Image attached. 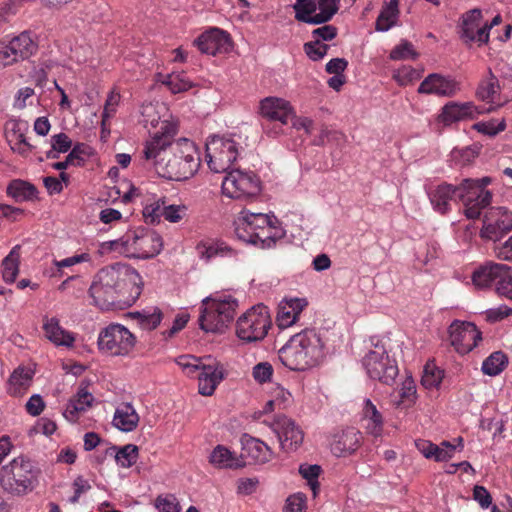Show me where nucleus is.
<instances>
[{"instance_id":"nucleus-11","label":"nucleus","mask_w":512,"mask_h":512,"mask_svg":"<svg viewBox=\"0 0 512 512\" xmlns=\"http://www.w3.org/2000/svg\"><path fill=\"white\" fill-rule=\"evenodd\" d=\"M222 192L232 199L252 200L261 192V181L253 171L230 170L222 182Z\"/></svg>"},{"instance_id":"nucleus-35","label":"nucleus","mask_w":512,"mask_h":512,"mask_svg":"<svg viewBox=\"0 0 512 512\" xmlns=\"http://www.w3.org/2000/svg\"><path fill=\"white\" fill-rule=\"evenodd\" d=\"M9 41L20 60L28 59L37 51V44L31 38L29 32H22Z\"/></svg>"},{"instance_id":"nucleus-23","label":"nucleus","mask_w":512,"mask_h":512,"mask_svg":"<svg viewBox=\"0 0 512 512\" xmlns=\"http://www.w3.org/2000/svg\"><path fill=\"white\" fill-rule=\"evenodd\" d=\"M510 267L495 262H487L480 266L472 274L473 284L481 289L488 288L492 283L497 282V286L500 284L501 278L505 276V273L510 271Z\"/></svg>"},{"instance_id":"nucleus-47","label":"nucleus","mask_w":512,"mask_h":512,"mask_svg":"<svg viewBox=\"0 0 512 512\" xmlns=\"http://www.w3.org/2000/svg\"><path fill=\"white\" fill-rule=\"evenodd\" d=\"M443 377V370L439 369L434 364L427 363L424 367L421 383L426 388H436L442 382Z\"/></svg>"},{"instance_id":"nucleus-20","label":"nucleus","mask_w":512,"mask_h":512,"mask_svg":"<svg viewBox=\"0 0 512 512\" xmlns=\"http://www.w3.org/2000/svg\"><path fill=\"white\" fill-rule=\"evenodd\" d=\"M481 113H483V110L472 102L458 103L452 101L442 107L438 120L448 126L459 121L473 120Z\"/></svg>"},{"instance_id":"nucleus-3","label":"nucleus","mask_w":512,"mask_h":512,"mask_svg":"<svg viewBox=\"0 0 512 512\" xmlns=\"http://www.w3.org/2000/svg\"><path fill=\"white\" fill-rule=\"evenodd\" d=\"M489 177L480 180L464 179L460 185L441 183L430 186L427 194L433 209L444 215L451 210V202L457 198L464 205V214L468 219H477L492 201V194L485 187L490 184Z\"/></svg>"},{"instance_id":"nucleus-14","label":"nucleus","mask_w":512,"mask_h":512,"mask_svg":"<svg viewBox=\"0 0 512 512\" xmlns=\"http://www.w3.org/2000/svg\"><path fill=\"white\" fill-rule=\"evenodd\" d=\"M188 374L197 373L199 393L211 396L217 385L223 380V372L216 365L203 364L200 359L191 356H182L179 360Z\"/></svg>"},{"instance_id":"nucleus-33","label":"nucleus","mask_w":512,"mask_h":512,"mask_svg":"<svg viewBox=\"0 0 512 512\" xmlns=\"http://www.w3.org/2000/svg\"><path fill=\"white\" fill-rule=\"evenodd\" d=\"M363 415L367 432L375 437L380 436L383 431V417L369 399L365 400Z\"/></svg>"},{"instance_id":"nucleus-46","label":"nucleus","mask_w":512,"mask_h":512,"mask_svg":"<svg viewBox=\"0 0 512 512\" xmlns=\"http://www.w3.org/2000/svg\"><path fill=\"white\" fill-rule=\"evenodd\" d=\"M320 473L321 467L319 465L301 464L299 466V474L307 480L314 497L317 495V491L319 490L318 477Z\"/></svg>"},{"instance_id":"nucleus-62","label":"nucleus","mask_w":512,"mask_h":512,"mask_svg":"<svg viewBox=\"0 0 512 512\" xmlns=\"http://www.w3.org/2000/svg\"><path fill=\"white\" fill-rule=\"evenodd\" d=\"M74 495L69 498L71 504H76L79 501L80 496L91 489V485L88 480L83 476H78L73 481Z\"/></svg>"},{"instance_id":"nucleus-50","label":"nucleus","mask_w":512,"mask_h":512,"mask_svg":"<svg viewBox=\"0 0 512 512\" xmlns=\"http://www.w3.org/2000/svg\"><path fill=\"white\" fill-rule=\"evenodd\" d=\"M473 129L488 136H496L498 133L504 131L506 129V122L502 119L499 123L496 124V120H490L487 122H478L472 126Z\"/></svg>"},{"instance_id":"nucleus-19","label":"nucleus","mask_w":512,"mask_h":512,"mask_svg":"<svg viewBox=\"0 0 512 512\" xmlns=\"http://www.w3.org/2000/svg\"><path fill=\"white\" fill-rule=\"evenodd\" d=\"M194 43L202 53L214 56L227 54L232 49L230 35L219 28H211L205 31Z\"/></svg>"},{"instance_id":"nucleus-39","label":"nucleus","mask_w":512,"mask_h":512,"mask_svg":"<svg viewBox=\"0 0 512 512\" xmlns=\"http://www.w3.org/2000/svg\"><path fill=\"white\" fill-rule=\"evenodd\" d=\"M507 363V356L503 352L497 351L484 360L482 371L486 375L496 376L505 369Z\"/></svg>"},{"instance_id":"nucleus-1","label":"nucleus","mask_w":512,"mask_h":512,"mask_svg":"<svg viewBox=\"0 0 512 512\" xmlns=\"http://www.w3.org/2000/svg\"><path fill=\"white\" fill-rule=\"evenodd\" d=\"M142 292L140 274L127 264L115 263L101 268L93 277L89 295L101 310L131 307Z\"/></svg>"},{"instance_id":"nucleus-38","label":"nucleus","mask_w":512,"mask_h":512,"mask_svg":"<svg viewBox=\"0 0 512 512\" xmlns=\"http://www.w3.org/2000/svg\"><path fill=\"white\" fill-rule=\"evenodd\" d=\"M198 253L202 258L211 259L216 256H233L235 252L223 242H202L197 245Z\"/></svg>"},{"instance_id":"nucleus-53","label":"nucleus","mask_w":512,"mask_h":512,"mask_svg":"<svg viewBox=\"0 0 512 512\" xmlns=\"http://www.w3.org/2000/svg\"><path fill=\"white\" fill-rule=\"evenodd\" d=\"M164 199H158L151 204H148L143 209V216L145 221L150 224L158 223L163 216L162 209L164 207Z\"/></svg>"},{"instance_id":"nucleus-32","label":"nucleus","mask_w":512,"mask_h":512,"mask_svg":"<svg viewBox=\"0 0 512 512\" xmlns=\"http://www.w3.org/2000/svg\"><path fill=\"white\" fill-rule=\"evenodd\" d=\"M93 400L94 397L91 393L85 389H80L77 395L68 402L63 413L64 417L71 422L77 421L78 414L86 411L92 405Z\"/></svg>"},{"instance_id":"nucleus-55","label":"nucleus","mask_w":512,"mask_h":512,"mask_svg":"<svg viewBox=\"0 0 512 512\" xmlns=\"http://www.w3.org/2000/svg\"><path fill=\"white\" fill-rule=\"evenodd\" d=\"M418 54L415 52L413 45L408 41H402L399 45L394 47L390 53L392 60L415 59Z\"/></svg>"},{"instance_id":"nucleus-8","label":"nucleus","mask_w":512,"mask_h":512,"mask_svg":"<svg viewBox=\"0 0 512 512\" xmlns=\"http://www.w3.org/2000/svg\"><path fill=\"white\" fill-rule=\"evenodd\" d=\"M199 323L206 332H222L234 319L238 302L232 297L205 299L202 303Z\"/></svg>"},{"instance_id":"nucleus-5","label":"nucleus","mask_w":512,"mask_h":512,"mask_svg":"<svg viewBox=\"0 0 512 512\" xmlns=\"http://www.w3.org/2000/svg\"><path fill=\"white\" fill-rule=\"evenodd\" d=\"M235 234L245 243L269 249L284 237L285 231L275 216L243 209L235 220Z\"/></svg>"},{"instance_id":"nucleus-57","label":"nucleus","mask_w":512,"mask_h":512,"mask_svg":"<svg viewBox=\"0 0 512 512\" xmlns=\"http://www.w3.org/2000/svg\"><path fill=\"white\" fill-rule=\"evenodd\" d=\"M23 1L24 0H9L0 4V27L18 12Z\"/></svg>"},{"instance_id":"nucleus-51","label":"nucleus","mask_w":512,"mask_h":512,"mask_svg":"<svg viewBox=\"0 0 512 512\" xmlns=\"http://www.w3.org/2000/svg\"><path fill=\"white\" fill-rule=\"evenodd\" d=\"M420 78L421 72L411 66H403L394 74V79L401 86H406Z\"/></svg>"},{"instance_id":"nucleus-29","label":"nucleus","mask_w":512,"mask_h":512,"mask_svg":"<svg viewBox=\"0 0 512 512\" xmlns=\"http://www.w3.org/2000/svg\"><path fill=\"white\" fill-rule=\"evenodd\" d=\"M6 193L9 197L13 198L15 202H25L36 199L38 190L35 185L28 181L14 179L8 184Z\"/></svg>"},{"instance_id":"nucleus-58","label":"nucleus","mask_w":512,"mask_h":512,"mask_svg":"<svg viewBox=\"0 0 512 512\" xmlns=\"http://www.w3.org/2000/svg\"><path fill=\"white\" fill-rule=\"evenodd\" d=\"M90 260L91 256L89 253H81L62 260H54L53 264L57 268V271L61 272L64 268H69L80 263L89 262Z\"/></svg>"},{"instance_id":"nucleus-9","label":"nucleus","mask_w":512,"mask_h":512,"mask_svg":"<svg viewBox=\"0 0 512 512\" xmlns=\"http://www.w3.org/2000/svg\"><path fill=\"white\" fill-rule=\"evenodd\" d=\"M271 324L268 308L264 305H257L238 318L236 335L246 343L258 342L266 337Z\"/></svg>"},{"instance_id":"nucleus-64","label":"nucleus","mask_w":512,"mask_h":512,"mask_svg":"<svg viewBox=\"0 0 512 512\" xmlns=\"http://www.w3.org/2000/svg\"><path fill=\"white\" fill-rule=\"evenodd\" d=\"M498 259L512 262V235L501 245L494 248Z\"/></svg>"},{"instance_id":"nucleus-54","label":"nucleus","mask_w":512,"mask_h":512,"mask_svg":"<svg viewBox=\"0 0 512 512\" xmlns=\"http://www.w3.org/2000/svg\"><path fill=\"white\" fill-rule=\"evenodd\" d=\"M20 61L9 40H0V66L6 67Z\"/></svg>"},{"instance_id":"nucleus-37","label":"nucleus","mask_w":512,"mask_h":512,"mask_svg":"<svg viewBox=\"0 0 512 512\" xmlns=\"http://www.w3.org/2000/svg\"><path fill=\"white\" fill-rule=\"evenodd\" d=\"M318 0H297L294 5L295 18L298 21L313 24L317 18Z\"/></svg>"},{"instance_id":"nucleus-22","label":"nucleus","mask_w":512,"mask_h":512,"mask_svg":"<svg viewBox=\"0 0 512 512\" xmlns=\"http://www.w3.org/2000/svg\"><path fill=\"white\" fill-rule=\"evenodd\" d=\"M259 112L262 117L278 121L286 125L292 115V108L288 101L278 97H266L260 102Z\"/></svg>"},{"instance_id":"nucleus-52","label":"nucleus","mask_w":512,"mask_h":512,"mask_svg":"<svg viewBox=\"0 0 512 512\" xmlns=\"http://www.w3.org/2000/svg\"><path fill=\"white\" fill-rule=\"evenodd\" d=\"M187 206L183 204L179 205H165L162 209L163 217L166 221L171 223L180 222L187 214Z\"/></svg>"},{"instance_id":"nucleus-18","label":"nucleus","mask_w":512,"mask_h":512,"mask_svg":"<svg viewBox=\"0 0 512 512\" xmlns=\"http://www.w3.org/2000/svg\"><path fill=\"white\" fill-rule=\"evenodd\" d=\"M460 90V84L451 76L431 73L420 83L417 92L438 97H453Z\"/></svg>"},{"instance_id":"nucleus-27","label":"nucleus","mask_w":512,"mask_h":512,"mask_svg":"<svg viewBox=\"0 0 512 512\" xmlns=\"http://www.w3.org/2000/svg\"><path fill=\"white\" fill-rule=\"evenodd\" d=\"M112 423L123 432H131L138 426L139 415L131 403H122L116 408Z\"/></svg>"},{"instance_id":"nucleus-31","label":"nucleus","mask_w":512,"mask_h":512,"mask_svg":"<svg viewBox=\"0 0 512 512\" xmlns=\"http://www.w3.org/2000/svg\"><path fill=\"white\" fill-rule=\"evenodd\" d=\"M32 382V373L25 368H17L11 374L7 384V392L14 397L23 396Z\"/></svg>"},{"instance_id":"nucleus-42","label":"nucleus","mask_w":512,"mask_h":512,"mask_svg":"<svg viewBox=\"0 0 512 512\" xmlns=\"http://www.w3.org/2000/svg\"><path fill=\"white\" fill-rule=\"evenodd\" d=\"M499 91V81L497 77L490 72L489 77L480 83L477 89V96L483 101L494 102L495 96Z\"/></svg>"},{"instance_id":"nucleus-4","label":"nucleus","mask_w":512,"mask_h":512,"mask_svg":"<svg viewBox=\"0 0 512 512\" xmlns=\"http://www.w3.org/2000/svg\"><path fill=\"white\" fill-rule=\"evenodd\" d=\"M281 363L292 371H306L324 359V344L315 329L294 334L278 351Z\"/></svg>"},{"instance_id":"nucleus-45","label":"nucleus","mask_w":512,"mask_h":512,"mask_svg":"<svg viewBox=\"0 0 512 512\" xmlns=\"http://www.w3.org/2000/svg\"><path fill=\"white\" fill-rule=\"evenodd\" d=\"M138 459V447L133 444H127L120 448L116 455L115 460L118 465L123 468H130Z\"/></svg>"},{"instance_id":"nucleus-24","label":"nucleus","mask_w":512,"mask_h":512,"mask_svg":"<svg viewBox=\"0 0 512 512\" xmlns=\"http://www.w3.org/2000/svg\"><path fill=\"white\" fill-rule=\"evenodd\" d=\"M42 329L45 337L56 346L72 348L75 336L72 332L64 329L56 317H43Z\"/></svg>"},{"instance_id":"nucleus-56","label":"nucleus","mask_w":512,"mask_h":512,"mask_svg":"<svg viewBox=\"0 0 512 512\" xmlns=\"http://www.w3.org/2000/svg\"><path fill=\"white\" fill-rule=\"evenodd\" d=\"M159 512H180V505L172 494L159 495L155 500Z\"/></svg>"},{"instance_id":"nucleus-13","label":"nucleus","mask_w":512,"mask_h":512,"mask_svg":"<svg viewBox=\"0 0 512 512\" xmlns=\"http://www.w3.org/2000/svg\"><path fill=\"white\" fill-rule=\"evenodd\" d=\"M363 365L371 379L391 384L398 375V366L383 346L375 345L363 358Z\"/></svg>"},{"instance_id":"nucleus-2","label":"nucleus","mask_w":512,"mask_h":512,"mask_svg":"<svg viewBox=\"0 0 512 512\" xmlns=\"http://www.w3.org/2000/svg\"><path fill=\"white\" fill-rule=\"evenodd\" d=\"M145 160L153 161L157 173L168 180L185 181L193 177L201 164L194 142L179 139L170 142L165 135H155L143 150Z\"/></svg>"},{"instance_id":"nucleus-34","label":"nucleus","mask_w":512,"mask_h":512,"mask_svg":"<svg viewBox=\"0 0 512 512\" xmlns=\"http://www.w3.org/2000/svg\"><path fill=\"white\" fill-rule=\"evenodd\" d=\"M21 246L15 245L2 261V277L6 283H13L19 273Z\"/></svg>"},{"instance_id":"nucleus-15","label":"nucleus","mask_w":512,"mask_h":512,"mask_svg":"<svg viewBox=\"0 0 512 512\" xmlns=\"http://www.w3.org/2000/svg\"><path fill=\"white\" fill-rule=\"evenodd\" d=\"M512 230V212L504 207H493L486 212L480 236L497 241Z\"/></svg>"},{"instance_id":"nucleus-30","label":"nucleus","mask_w":512,"mask_h":512,"mask_svg":"<svg viewBox=\"0 0 512 512\" xmlns=\"http://www.w3.org/2000/svg\"><path fill=\"white\" fill-rule=\"evenodd\" d=\"M482 11L478 8L471 9L464 13L459 24L460 38L465 43L474 42V33L480 27Z\"/></svg>"},{"instance_id":"nucleus-40","label":"nucleus","mask_w":512,"mask_h":512,"mask_svg":"<svg viewBox=\"0 0 512 512\" xmlns=\"http://www.w3.org/2000/svg\"><path fill=\"white\" fill-rule=\"evenodd\" d=\"M50 142L51 147L45 152L47 159H57L60 153H66L72 147V140L62 132L51 136Z\"/></svg>"},{"instance_id":"nucleus-60","label":"nucleus","mask_w":512,"mask_h":512,"mask_svg":"<svg viewBox=\"0 0 512 512\" xmlns=\"http://www.w3.org/2000/svg\"><path fill=\"white\" fill-rule=\"evenodd\" d=\"M120 99H121L120 92L117 91L116 89H113L109 93V95L106 99L105 105H104V111H103V115H102L103 122L115 114L116 108L119 105Z\"/></svg>"},{"instance_id":"nucleus-61","label":"nucleus","mask_w":512,"mask_h":512,"mask_svg":"<svg viewBox=\"0 0 512 512\" xmlns=\"http://www.w3.org/2000/svg\"><path fill=\"white\" fill-rule=\"evenodd\" d=\"M306 499L304 495L298 493L288 497L284 512H305Z\"/></svg>"},{"instance_id":"nucleus-49","label":"nucleus","mask_w":512,"mask_h":512,"mask_svg":"<svg viewBox=\"0 0 512 512\" xmlns=\"http://www.w3.org/2000/svg\"><path fill=\"white\" fill-rule=\"evenodd\" d=\"M304 52L312 61H319L327 54L329 45L319 39L304 44Z\"/></svg>"},{"instance_id":"nucleus-6","label":"nucleus","mask_w":512,"mask_h":512,"mask_svg":"<svg viewBox=\"0 0 512 512\" xmlns=\"http://www.w3.org/2000/svg\"><path fill=\"white\" fill-rule=\"evenodd\" d=\"M40 470L26 456L13 458L0 468V485L8 493L16 496L32 492L38 484Z\"/></svg>"},{"instance_id":"nucleus-12","label":"nucleus","mask_w":512,"mask_h":512,"mask_svg":"<svg viewBox=\"0 0 512 512\" xmlns=\"http://www.w3.org/2000/svg\"><path fill=\"white\" fill-rule=\"evenodd\" d=\"M237 157V143L232 139L213 136L206 143V161L215 173H228Z\"/></svg>"},{"instance_id":"nucleus-63","label":"nucleus","mask_w":512,"mask_h":512,"mask_svg":"<svg viewBox=\"0 0 512 512\" xmlns=\"http://www.w3.org/2000/svg\"><path fill=\"white\" fill-rule=\"evenodd\" d=\"M273 374V368L272 365L268 362H261L258 363L253 368V377L256 381L259 383H264L270 380L271 376Z\"/></svg>"},{"instance_id":"nucleus-48","label":"nucleus","mask_w":512,"mask_h":512,"mask_svg":"<svg viewBox=\"0 0 512 512\" xmlns=\"http://www.w3.org/2000/svg\"><path fill=\"white\" fill-rule=\"evenodd\" d=\"M162 83L174 94L187 91L192 87L191 82L183 74H168Z\"/></svg>"},{"instance_id":"nucleus-21","label":"nucleus","mask_w":512,"mask_h":512,"mask_svg":"<svg viewBox=\"0 0 512 512\" xmlns=\"http://www.w3.org/2000/svg\"><path fill=\"white\" fill-rule=\"evenodd\" d=\"M362 434L354 427H349L332 436L330 447L332 453L337 457L347 456L354 453L361 445Z\"/></svg>"},{"instance_id":"nucleus-26","label":"nucleus","mask_w":512,"mask_h":512,"mask_svg":"<svg viewBox=\"0 0 512 512\" xmlns=\"http://www.w3.org/2000/svg\"><path fill=\"white\" fill-rule=\"evenodd\" d=\"M307 306L305 299L294 298L280 303L277 313V323L279 328L284 329L294 325Z\"/></svg>"},{"instance_id":"nucleus-16","label":"nucleus","mask_w":512,"mask_h":512,"mask_svg":"<svg viewBox=\"0 0 512 512\" xmlns=\"http://www.w3.org/2000/svg\"><path fill=\"white\" fill-rule=\"evenodd\" d=\"M451 346L459 354H467L482 340L481 332L475 324L466 321L454 320L448 328Z\"/></svg>"},{"instance_id":"nucleus-43","label":"nucleus","mask_w":512,"mask_h":512,"mask_svg":"<svg viewBox=\"0 0 512 512\" xmlns=\"http://www.w3.org/2000/svg\"><path fill=\"white\" fill-rule=\"evenodd\" d=\"M92 148L84 143H77L71 147V151L66 156L71 166L82 167L86 160L91 156Z\"/></svg>"},{"instance_id":"nucleus-25","label":"nucleus","mask_w":512,"mask_h":512,"mask_svg":"<svg viewBox=\"0 0 512 512\" xmlns=\"http://www.w3.org/2000/svg\"><path fill=\"white\" fill-rule=\"evenodd\" d=\"M273 457L272 450L261 440L249 437L242 440V452L240 459L246 462L264 464Z\"/></svg>"},{"instance_id":"nucleus-41","label":"nucleus","mask_w":512,"mask_h":512,"mask_svg":"<svg viewBox=\"0 0 512 512\" xmlns=\"http://www.w3.org/2000/svg\"><path fill=\"white\" fill-rule=\"evenodd\" d=\"M162 317V311L157 307L153 308L152 311L143 310L134 314V318L137 319L140 327L149 331L157 328L162 321Z\"/></svg>"},{"instance_id":"nucleus-36","label":"nucleus","mask_w":512,"mask_h":512,"mask_svg":"<svg viewBox=\"0 0 512 512\" xmlns=\"http://www.w3.org/2000/svg\"><path fill=\"white\" fill-rule=\"evenodd\" d=\"M398 14V0H390L382 8L376 20V30L388 31L395 24Z\"/></svg>"},{"instance_id":"nucleus-17","label":"nucleus","mask_w":512,"mask_h":512,"mask_svg":"<svg viewBox=\"0 0 512 512\" xmlns=\"http://www.w3.org/2000/svg\"><path fill=\"white\" fill-rule=\"evenodd\" d=\"M269 426L276 433L280 445L285 451L296 450L303 442V431L286 416L276 417Z\"/></svg>"},{"instance_id":"nucleus-28","label":"nucleus","mask_w":512,"mask_h":512,"mask_svg":"<svg viewBox=\"0 0 512 512\" xmlns=\"http://www.w3.org/2000/svg\"><path fill=\"white\" fill-rule=\"evenodd\" d=\"M209 462L219 469H238L245 466V461L235 456L227 447L217 445L209 456Z\"/></svg>"},{"instance_id":"nucleus-59","label":"nucleus","mask_w":512,"mask_h":512,"mask_svg":"<svg viewBox=\"0 0 512 512\" xmlns=\"http://www.w3.org/2000/svg\"><path fill=\"white\" fill-rule=\"evenodd\" d=\"M125 234L118 239L102 242L99 245V253L102 255L112 252L124 255Z\"/></svg>"},{"instance_id":"nucleus-7","label":"nucleus","mask_w":512,"mask_h":512,"mask_svg":"<svg viewBox=\"0 0 512 512\" xmlns=\"http://www.w3.org/2000/svg\"><path fill=\"white\" fill-rule=\"evenodd\" d=\"M136 343V336L127 327L118 323H110L102 328L97 339L99 351L110 357L129 356Z\"/></svg>"},{"instance_id":"nucleus-10","label":"nucleus","mask_w":512,"mask_h":512,"mask_svg":"<svg viewBox=\"0 0 512 512\" xmlns=\"http://www.w3.org/2000/svg\"><path fill=\"white\" fill-rule=\"evenodd\" d=\"M161 236L144 227H138L125 233L124 256L128 258L149 259L162 250Z\"/></svg>"},{"instance_id":"nucleus-44","label":"nucleus","mask_w":512,"mask_h":512,"mask_svg":"<svg viewBox=\"0 0 512 512\" xmlns=\"http://www.w3.org/2000/svg\"><path fill=\"white\" fill-rule=\"evenodd\" d=\"M318 9L314 25L330 21L339 10V3L335 0H318Z\"/></svg>"}]
</instances>
